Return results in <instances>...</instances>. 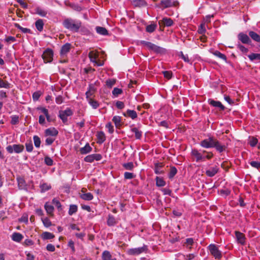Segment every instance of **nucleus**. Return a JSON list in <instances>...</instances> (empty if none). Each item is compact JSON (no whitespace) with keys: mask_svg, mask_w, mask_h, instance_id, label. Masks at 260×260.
I'll return each mask as SVG.
<instances>
[{"mask_svg":"<svg viewBox=\"0 0 260 260\" xmlns=\"http://www.w3.org/2000/svg\"><path fill=\"white\" fill-rule=\"evenodd\" d=\"M249 35L254 41L260 42V36L256 32L253 31H250L249 32Z\"/></svg>","mask_w":260,"mask_h":260,"instance_id":"nucleus-25","label":"nucleus"},{"mask_svg":"<svg viewBox=\"0 0 260 260\" xmlns=\"http://www.w3.org/2000/svg\"><path fill=\"white\" fill-rule=\"evenodd\" d=\"M173 20L170 18H164L158 22L159 24L161 25L170 26L173 24Z\"/></svg>","mask_w":260,"mask_h":260,"instance_id":"nucleus-11","label":"nucleus"},{"mask_svg":"<svg viewBox=\"0 0 260 260\" xmlns=\"http://www.w3.org/2000/svg\"><path fill=\"white\" fill-rule=\"evenodd\" d=\"M16 1L23 8L26 9L27 8V4L24 3L22 0H16Z\"/></svg>","mask_w":260,"mask_h":260,"instance_id":"nucleus-64","label":"nucleus"},{"mask_svg":"<svg viewBox=\"0 0 260 260\" xmlns=\"http://www.w3.org/2000/svg\"><path fill=\"white\" fill-rule=\"evenodd\" d=\"M250 165L256 169L260 168V162L256 161H252L250 162Z\"/></svg>","mask_w":260,"mask_h":260,"instance_id":"nucleus-52","label":"nucleus"},{"mask_svg":"<svg viewBox=\"0 0 260 260\" xmlns=\"http://www.w3.org/2000/svg\"><path fill=\"white\" fill-rule=\"evenodd\" d=\"M6 149L10 153H12L13 152L19 153L23 150L24 146L20 144H14L8 146L6 147Z\"/></svg>","mask_w":260,"mask_h":260,"instance_id":"nucleus-4","label":"nucleus"},{"mask_svg":"<svg viewBox=\"0 0 260 260\" xmlns=\"http://www.w3.org/2000/svg\"><path fill=\"white\" fill-rule=\"evenodd\" d=\"M87 99L88 100L89 104L93 107V108L96 109L98 107L99 104L96 101L92 100L90 98Z\"/></svg>","mask_w":260,"mask_h":260,"instance_id":"nucleus-35","label":"nucleus"},{"mask_svg":"<svg viewBox=\"0 0 260 260\" xmlns=\"http://www.w3.org/2000/svg\"><path fill=\"white\" fill-rule=\"evenodd\" d=\"M42 238L43 240L51 239L54 238V235L50 232H45L42 234Z\"/></svg>","mask_w":260,"mask_h":260,"instance_id":"nucleus-23","label":"nucleus"},{"mask_svg":"<svg viewBox=\"0 0 260 260\" xmlns=\"http://www.w3.org/2000/svg\"><path fill=\"white\" fill-rule=\"evenodd\" d=\"M53 53L52 50L48 49L42 54V58L45 63L50 62L53 58Z\"/></svg>","mask_w":260,"mask_h":260,"instance_id":"nucleus-6","label":"nucleus"},{"mask_svg":"<svg viewBox=\"0 0 260 260\" xmlns=\"http://www.w3.org/2000/svg\"><path fill=\"white\" fill-rule=\"evenodd\" d=\"M97 137L99 143H103L105 140V134L103 132H98L97 134Z\"/></svg>","mask_w":260,"mask_h":260,"instance_id":"nucleus-31","label":"nucleus"},{"mask_svg":"<svg viewBox=\"0 0 260 260\" xmlns=\"http://www.w3.org/2000/svg\"><path fill=\"white\" fill-rule=\"evenodd\" d=\"M238 39L244 44H248L250 42L249 37L243 33H240L238 35Z\"/></svg>","mask_w":260,"mask_h":260,"instance_id":"nucleus-13","label":"nucleus"},{"mask_svg":"<svg viewBox=\"0 0 260 260\" xmlns=\"http://www.w3.org/2000/svg\"><path fill=\"white\" fill-rule=\"evenodd\" d=\"M143 250V249L141 248H136V249H132V250H131V251L134 254H139V253L142 252Z\"/></svg>","mask_w":260,"mask_h":260,"instance_id":"nucleus-60","label":"nucleus"},{"mask_svg":"<svg viewBox=\"0 0 260 260\" xmlns=\"http://www.w3.org/2000/svg\"><path fill=\"white\" fill-rule=\"evenodd\" d=\"M18 122V117L16 116H14L12 117L11 119V123L12 124H16Z\"/></svg>","mask_w":260,"mask_h":260,"instance_id":"nucleus-61","label":"nucleus"},{"mask_svg":"<svg viewBox=\"0 0 260 260\" xmlns=\"http://www.w3.org/2000/svg\"><path fill=\"white\" fill-rule=\"evenodd\" d=\"M209 250L210 251V253L215 258H220L221 257V252L215 245L212 244L210 245L209 246Z\"/></svg>","mask_w":260,"mask_h":260,"instance_id":"nucleus-7","label":"nucleus"},{"mask_svg":"<svg viewBox=\"0 0 260 260\" xmlns=\"http://www.w3.org/2000/svg\"><path fill=\"white\" fill-rule=\"evenodd\" d=\"M45 134L47 136H55L58 134V131L55 128H48L45 131Z\"/></svg>","mask_w":260,"mask_h":260,"instance_id":"nucleus-22","label":"nucleus"},{"mask_svg":"<svg viewBox=\"0 0 260 260\" xmlns=\"http://www.w3.org/2000/svg\"><path fill=\"white\" fill-rule=\"evenodd\" d=\"M78 210V206L76 205H70L69 210L68 211V214L70 215H72L73 214L76 213Z\"/></svg>","mask_w":260,"mask_h":260,"instance_id":"nucleus-27","label":"nucleus"},{"mask_svg":"<svg viewBox=\"0 0 260 260\" xmlns=\"http://www.w3.org/2000/svg\"><path fill=\"white\" fill-rule=\"evenodd\" d=\"M162 73L164 77L168 79H171L172 76V73L171 71H164Z\"/></svg>","mask_w":260,"mask_h":260,"instance_id":"nucleus-48","label":"nucleus"},{"mask_svg":"<svg viewBox=\"0 0 260 260\" xmlns=\"http://www.w3.org/2000/svg\"><path fill=\"white\" fill-rule=\"evenodd\" d=\"M36 13L42 17H45L47 14V12L46 11L39 8L36 9Z\"/></svg>","mask_w":260,"mask_h":260,"instance_id":"nucleus-39","label":"nucleus"},{"mask_svg":"<svg viewBox=\"0 0 260 260\" xmlns=\"http://www.w3.org/2000/svg\"><path fill=\"white\" fill-rule=\"evenodd\" d=\"M156 185L158 186H163L165 184V182L164 181V180L158 177L156 178Z\"/></svg>","mask_w":260,"mask_h":260,"instance_id":"nucleus-41","label":"nucleus"},{"mask_svg":"<svg viewBox=\"0 0 260 260\" xmlns=\"http://www.w3.org/2000/svg\"><path fill=\"white\" fill-rule=\"evenodd\" d=\"M41 190L42 192H44L51 188V186L47 184H43L41 186Z\"/></svg>","mask_w":260,"mask_h":260,"instance_id":"nucleus-47","label":"nucleus"},{"mask_svg":"<svg viewBox=\"0 0 260 260\" xmlns=\"http://www.w3.org/2000/svg\"><path fill=\"white\" fill-rule=\"evenodd\" d=\"M68 246L70 248H71V249H72V252L74 253L75 252V246H74V241L73 240H70L69 241Z\"/></svg>","mask_w":260,"mask_h":260,"instance_id":"nucleus-46","label":"nucleus"},{"mask_svg":"<svg viewBox=\"0 0 260 260\" xmlns=\"http://www.w3.org/2000/svg\"><path fill=\"white\" fill-rule=\"evenodd\" d=\"M63 25L67 29L72 31L77 32L81 26V22L79 20L67 18L64 20Z\"/></svg>","mask_w":260,"mask_h":260,"instance_id":"nucleus-2","label":"nucleus"},{"mask_svg":"<svg viewBox=\"0 0 260 260\" xmlns=\"http://www.w3.org/2000/svg\"><path fill=\"white\" fill-rule=\"evenodd\" d=\"M141 44L147 47L149 50L156 53H160L163 50L162 48L149 42L142 41L141 42Z\"/></svg>","mask_w":260,"mask_h":260,"instance_id":"nucleus-3","label":"nucleus"},{"mask_svg":"<svg viewBox=\"0 0 260 260\" xmlns=\"http://www.w3.org/2000/svg\"><path fill=\"white\" fill-rule=\"evenodd\" d=\"M26 149L28 152L32 151L33 149V146L31 142L26 143L25 144Z\"/></svg>","mask_w":260,"mask_h":260,"instance_id":"nucleus-51","label":"nucleus"},{"mask_svg":"<svg viewBox=\"0 0 260 260\" xmlns=\"http://www.w3.org/2000/svg\"><path fill=\"white\" fill-rule=\"evenodd\" d=\"M41 219H42V222H43L44 225L45 227L48 228L52 225V223H51V221L49 220V219L48 217L42 218Z\"/></svg>","mask_w":260,"mask_h":260,"instance_id":"nucleus-33","label":"nucleus"},{"mask_svg":"<svg viewBox=\"0 0 260 260\" xmlns=\"http://www.w3.org/2000/svg\"><path fill=\"white\" fill-rule=\"evenodd\" d=\"M191 155L193 156V159L197 162H200L204 161L205 156H203L202 154L196 149H193L191 152Z\"/></svg>","mask_w":260,"mask_h":260,"instance_id":"nucleus-8","label":"nucleus"},{"mask_svg":"<svg viewBox=\"0 0 260 260\" xmlns=\"http://www.w3.org/2000/svg\"><path fill=\"white\" fill-rule=\"evenodd\" d=\"M89 57L90 59V61L92 62H96V60L98 58L99 54L98 52H94L93 51H90L88 54Z\"/></svg>","mask_w":260,"mask_h":260,"instance_id":"nucleus-21","label":"nucleus"},{"mask_svg":"<svg viewBox=\"0 0 260 260\" xmlns=\"http://www.w3.org/2000/svg\"><path fill=\"white\" fill-rule=\"evenodd\" d=\"M156 27L155 24H150L146 27V31L148 32H152L154 31Z\"/></svg>","mask_w":260,"mask_h":260,"instance_id":"nucleus-43","label":"nucleus"},{"mask_svg":"<svg viewBox=\"0 0 260 260\" xmlns=\"http://www.w3.org/2000/svg\"><path fill=\"white\" fill-rule=\"evenodd\" d=\"M95 90L96 89L95 88L94 86L92 85H90L89 86V90L86 92V98H90V96L94 93Z\"/></svg>","mask_w":260,"mask_h":260,"instance_id":"nucleus-29","label":"nucleus"},{"mask_svg":"<svg viewBox=\"0 0 260 260\" xmlns=\"http://www.w3.org/2000/svg\"><path fill=\"white\" fill-rule=\"evenodd\" d=\"M116 106L119 109H122L124 107V103L121 101H117L116 103Z\"/></svg>","mask_w":260,"mask_h":260,"instance_id":"nucleus-55","label":"nucleus"},{"mask_svg":"<svg viewBox=\"0 0 260 260\" xmlns=\"http://www.w3.org/2000/svg\"><path fill=\"white\" fill-rule=\"evenodd\" d=\"M123 115L125 116L129 117L133 119H134L137 117V114L134 110H127L126 113H123Z\"/></svg>","mask_w":260,"mask_h":260,"instance_id":"nucleus-18","label":"nucleus"},{"mask_svg":"<svg viewBox=\"0 0 260 260\" xmlns=\"http://www.w3.org/2000/svg\"><path fill=\"white\" fill-rule=\"evenodd\" d=\"M209 103L213 107L219 108L221 110H224L225 107L219 101H215L213 100H209Z\"/></svg>","mask_w":260,"mask_h":260,"instance_id":"nucleus-16","label":"nucleus"},{"mask_svg":"<svg viewBox=\"0 0 260 260\" xmlns=\"http://www.w3.org/2000/svg\"><path fill=\"white\" fill-rule=\"evenodd\" d=\"M44 208L47 213L50 216H53L54 207L51 204L48 203H46L45 204Z\"/></svg>","mask_w":260,"mask_h":260,"instance_id":"nucleus-14","label":"nucleus"},{"mask_svg":"<svg viewBox=\"0 0 260 260\" xmlns=\"http://www.w3.org/2000/svg\"><path fill=\"white\" fill-rule=\"evenodd\" d=\"M12 239L15 242H20L23 238V235L19 233H14L12 235Z\"/></svg>","mask_w":260,"mask_h":260,"instance_id":"nucleus-17","label":"nucleus"},{"mask_svg":"<svg viewBox=\"0 0 260 260\" xmlns=\"http://www.w3.org/2000/svg\"><path fill=\"white\" fill-rule=\"evenodd\" d=\"M123 166L125 169L128 170H132L134 168V164L132 162L124 164Z\"/></svg>","mask_w":260,"mask_h":260,"instance_id":"nucleus-45","label":"nucleus"},{"mask_svg":"<svg viewBox=\"0 0 260 260\" xmlns=\"http://www.w3.org/2000/svg\"><path fill=\"white\" fill-rule=\"evenodd\" d=\"M106 86L108 88H111L114 85V80L109 79L106 81Z\"/></svg>","mask_w":260,"mask_h":260,"instance_id":"nucleus-54","label":"nucleus"},{"mask_svg":"<svg viewBox=\"0 0 260 260\" xmlns=\"http://www.w3.org/2000/svg\"><path fill=\"white\" fill-rule=\"evenodd\" d=\"M35 25L37 29L39 31H42L44 26V22L42 19H39L35 22Z\"/></svg>","mask_w":260,"mask_h":260,"instance_id":"nucleus-26","label":"nucleus"},{"mask_svg":"<svg viewBox=\"0 0 260 260\" xmlns=\"http://www.w3.org/2000/svg\"><path fill=\"white\" fill-rule=\"evenodd\" d=\"M235 234L238 242L241 244H244L245 238L244 234L239 232H236Z\"/></svg>","mask_w":260,"mask_h":260,"instance_id":"nucleus-15","label":"nucleus"},{"mask_svg":"<svg viewBox=\"0 0 260 260\" xmlns=\"http://www.w3.org/2000/svg\"><path fill=\"white\" fill-rule=\"evenodd\" d=\"M257 142H258V140L257 139H256L254 137H252L251 138H250L249 143L251 146H252V147L255 146L256 145V144L257 143Z\"/></svg>","mask_w":260,"mask_h":260,"instance_id":"nucleus-53","label":"nucleus"},{"mask_svg":"<svg viewBox=\"0 0 260 260\" xmlns=\"http://www.w3.org/2000/svg\"><path fill=\"white\" fill-rule=\"evenodd\" d=\"M73 112L70 109H68L63 111H60L59 112V117L63 123H66L68 120L67 117L71 116Z\"/></svg>","mask_w":260,"mask_h":260,"instance_id":"nucleus-5","label":"nucleus"},{"mask_svg":"<svg viewBox=\"0 0 260 260\" xmlns=\"http://www.w3.org/2000/svg\"><path fill=\"white\" fill-rule=\"evenodd\" d=\"M200 145L204 148H209L215 147L219 152H222L225 149V146L213 137H209L208 139L202 141Z\"/></svg>","mask_w":260,"mask_h":260,"instance_id":"nucleus-1","label":"nucleus"},{"mask_svg":"<svg viewBox=\"0 0 260 260\" xmlns=\"http://www.w3.org/2000/svg\"><path fill=\"white\" fill-rule=\"evenodd\" d=\"M45 164L48 166H52L53 165V160L48 156L45 157Z\"/></svg>","mask_w":260,"mask_h":260,"instance_id":"nucleus-50","label":"nucleus"},{"mask_svg":"<svg viewBox=\"0 0 260 260\" xmlns=\"http://www.w3.org/2000/svg\"><path fill=\"white\" fill-rule=\"evenodd\" d=\"M96 31L98 34L101 35H107L108 34L107 30L103 27L96 26L95 27Z\"/></svg>","mask_w":260,"mask_h":260,"instance_id":"nucleus-20","label":"nucleus"},{"mask_svg":"<svg viewBox=\"0 0 260 260\" xmlns=\"http://www.w3.org/2000/svg\"><path fill=\"white\" fill-rule=\"evenodd\" d=\"M213 54H214V55L218 57L219 58H220L225 61L226 60V57L225 56V55L224 54L220 53V52H219L218 51H216L213 53Z\"/></svg>","mask_w":260,"mask_h":260,"instance_id":"nucleus-40","label":"nucleus"},{"mask_svg":"<svg viewBox=\"0 0 260 260\" xmlns=\"http://www.w3.org/2000/svg\"><path fill=\"white\" fill-rule=\"evenodd\" d=\"M107 223L109 225L112 226L114 225V218L112 215L109 216V218L107 221Z\"/></svg>","mask_w":260,"mask_h":260,"instance_id":"nucleus-58","label":"nucleus"},{"mask_svg":"<svg viewBox=\"0 0 260 260\" xmlns=\"http://www.w3.org/2000/svg\"><path fill=\"white\" fill-rule=\"evenodd\" d=\"M177 170L175 167H171L169 174L170 178H172L176 174Z\"/></svg>","mask_w":260,"mask_h":260,"instance_id":"nucleus-34","label":"nucleus"},{"mask_svg":"<svg viewBox=\"0 0 260 260\" xmlns=\"http://www.w3.org/2000/svg\"><path fill=\"white\" fill-rule=\"evenodd\" d=\"M18 185L20 189H23L25 188V181L23 179L19 178L17 179Z\"/></svg>","mask_w":260,"mask_h":260,"instance_id":"nucleus-30","label":"nucleus"},{"mask_svg":"<svg viewBox=\"0 0 260 260\" xmlns=\"http://www.w3.org/2000/svg\"><path fill=\"white\" fill-rule=\"evenodd\" d=\"M38 109L41 110V111L45 115H47L48 114V111L47 109L44 107L38 108Z\"/></svg>","mask_w":260,"mask_h":260,"instance_id":"nucleus-63","label":"nucleus"},{"mask_svg":"<svg viewBox=\"0 0 260 260\" xmlns=\"http://www.w3.org/2000/svg\"><path fill=\"white\" fill-rule=\"evenodd\" d=\"M179 5L177 1L172 2L171 0H163L160 2V6L163 8H167L172 6H177Z\"/></svg>","mask_w":260,"mask_h":260,"instance_id":"nucleus-9","label":"nucleus"},{"mask_svg":"<svg viewBox=\"0 0 260 260\" xmlns=\"http://www.w3.org/2000/svg\"><path fill=\"white\" fill-rule=\"evenodd\" d=\"M111 256L110 253L108 251H104L102 253L103 260H110Z\"/></svg>","mask_w":260,"mask_h":260,"instance_id":"nucleus-32","label":"nucleus"},{"mask_svg":"<svg viewBox=\"0 0 260 260\" xmlns=\"http://www.w3.org/2000/svg\"><path fill=\"white\" fill-rule=\"evenodd\" d=\"M132 131L133 133H135V137L137 139H140L141 138L142 136L141 132L139 131L138 129L136 127L132 128Z\"/></svg>","mask_w":260,"mask_h":260,"instance_id":"nucleus-42","label":"nucleus"},{"mask_svg":"<svg viewBox=\"0 0 260 260\" xmlns=\"http://www.w3.org/2000/svg\"><path fill=\"white\" fill-rule=\"evenodd\" d=\"M0 87L9 88L10 84L8 82L5 81L0 78Z\"/></svg>","mask_w":260,"mask_h":260,"instance_id":"nucleus-38","label":"nucleus"},{"mask_svg":"<svg viewBox=\"0 0 260 260\" xmlns=\"http://www.w3.org/2000/svg\"><path fill=\"white\" fill-rule=\"evenodd\" d=\"M106 127L108 129L109 133L112 134L113 133V126L111 122L108 123L106 125Z\"/></svg>","mask_w":260,"mask_h":260,"instance_id":"nucleus-57","label":"nucleus"},{"mask_svg":"<svg viewBox=\"0 0 260 260\" xmlns=\"http://www.w3.org/2000/svg\"><path fill=\"white\" fill-rule=\"evenodd\" d=\"M102 156L99 154H93L87 155L84 158V160L86 162H91L94 160H99L101 159Z\"/></svg>","mask_w":260,"mask_h":260,"instance_id":"nucleus-10","label":"nucleus"},{"mask_svg":"<svg viewBox=\"0 0 260 260\" xmlns=\"http://www.w3.org/2000/svg\"><path fill=\"white\" fill-rule=\"evenodd\" d=\"M63 101V98L61 95L57 96L55 99V102L57 104H61Z\"/></svg>","mask_w":260,"mask_h":260,"instance_id":"nucleus-59","label":"nucleus"},{"mask_svg":"<svg viewBox=\"0 0 260 260\" xmlns=\"http://www.w3.org/2000/svg\"><path fill=\"white\" fill-rule=\"evenodd\" d=\"M124 176L126 179H131L135 177L134 174L129 172H125Z\"/></svg>","mask_w":260,"mask_h":260,"instance_id":"nucleus-49","label":"nucleus"},{"mask_svg":"<svg viewBox=\"0 0 260 260\" xmlns=\"http://www.w3.org/2000/svg\"><path fill=\"white\" fill-rule=\"evenodd\" d=\"M34 144L36 147H39L41 144V140L39 137L35 136L34 137Z\"/></svg>","mask_w":260,"mask_h":260,"instance_id":"nucleus-44","label":"nucleus"},{"mask_svg":"<svg viewBox=\"0 0 260 260\" xmlns=\"http://www.w3.org/2000/svg\"><path fill=\"white\" fill-rule=\"evenodd\" d=\"M46 249L49 251L53 252L55 251V248L53 245L51 244H48L46 246Z\"/></svg>","mask_w":260,"mask_h":260,"instance_id":"nucleus-56","label":"nucleus"},{"mask_svg":"<svg viewBox=\"0 0 260 260\" xmlns=\"http://www.w3.org/2000/svg\"><path fill=\"white\" fill-rule=\"evenodd\" d=\"M53 203L55 205V206L58 208V209H59L61 208V204L59 202V201L57 200H55V199H53Z\"/></svg>","mask_w":260,"mask_h":260,"instance_id":"nucleus-62","label":"nucleus"},{"mask_svg":"<svg viewBox=\"0 0 260 260\" xmlns=\"http://www.w3.org/2000/svg\"><path fill=\"white\" fill-rule=\"evenodd\" d=\"M219 168L217 166L211 168L209 170H207L206 174L209 177H213L218 172Z\"/></svg>","mask_w":260,"mask_h":260,"instance_id":"nucleus-12","label":"nucleus"},{"mask_svg":"<svg viewBox=\"0 0 260 260\" xmlns=\"http://www.w3.org/2000/svg\"><path fill=\"white\" fill-rule=\"evenodd\" d=\"M91 150V147L89 146L88 144H87L84 147L80 148V152L81 154H84L90 152Z\"/></svg>","mask_w":260,"mask_h":260,"instance_id":"nucleus-24","label":"nucleus"},{"mask_svg":"<svg viewBox=\"0 0 260 260\" xmlns=\"http://www.w3.org/2000/svg\"><path fill=\"white\" fill-rule=\"evenodd\" d=\"M162 167V165L161 163L156 164L155 165V173L157 174H159L162 173V171L161 170V168Z\"/></svg>","mask_w":260,"mask_h":260,"instance_id":"nucleus-36","label":"nucleus"},{"mask_svg":"<svg viewBox=\"0 0 260 260\" xmlns=\"http://www.w3.org/2000/svg\"><path fill=\"white\" fill-rule=\"evenodd\" d=\"M249 58L251 60H253L254 59L259 60H260V54L258 53H252L248 55Z\"/></svg>","mask_w":260,"mask_h":260,"instance_id":"nucleus-37","label":"nucleus"},{"mask_svg":"<svg viewBox=\"0 0 260 260\" xmlns=\"http://www.w3.org/2000/svg\"><path fill=\"white\" fill-rule=\"evenodd\" d=\"M71 49V44L67 43L62 46L60 50V53L61 55H64L68 53Z\"/></svg>","mask_w":260,"mask_h":260,"instance_id":"nucleus-19","label":"nucleus"},{"mask_svg":"<svg viewBox=\"0 0 260 260\" xmlns=\"http://www.w3.org/2000/svg\"><path fill=\"white\" fill-rule=\"evenodd\" d=\"M133 5L135 7H141L146 5V3L143 0H134Z\"/></svg>","mask_w":260,"mask_h":260,"instance_id":"nucleus-28","label":"nucleus"}]
</instances>
